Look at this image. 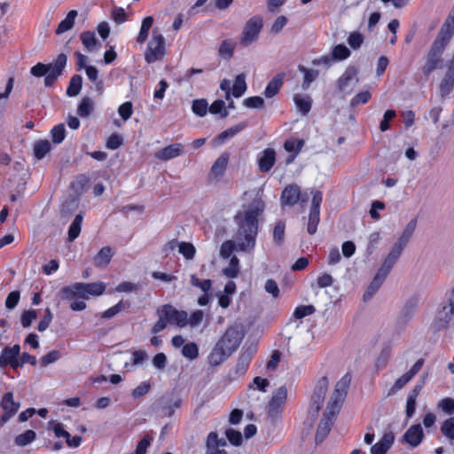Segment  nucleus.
<instances>
[{
    "label": "nucleus",
    "instance_id": "obj_1",
    "mask_svg": "<svg viewBox=\"0 0 454 454\" xmlns=\"http://www.w3.org/2000/svg\"><path fill=\"white\" fill-rule=\"evenodd\" d=\"M264 211V202L257 194L243 211L234 216L237 231L233 236L237 250L250 253L255 247L258 233V217Z\"/></svg>",
    "mask_w": 454,
    "mask_h": 454
},
{
    "label": "nucleus",
    "instance_id": "obj_2",
    "mask_svg": "<svg viewBox=\"0 0 454 454\" xmlns=\"http://www.w3.org/2000/svg\"><path fill=\"white\" fill-rule=\"evenodd\" d=\"M352 376L349 372H347L335 385L334 390L332 393L328 401L326 409L324 412L323 418L318 424L316 433V442H321L329 434L333 419L340 412L341 405L347 395L348 389L351 383Z\"/></svg>",
    "mask_w": 454,
    "mask_h": 454
},
{
    "label": "nucleus",
    "instance_id": "obj_3",
    "mask_svg": "<svg viewBox=\"0 0 454 454\" xmlns=\"http://www.w3.org/2000/svg\"><path fill=\"white\" fill-rule=\"evenodd\" d=\"M453 34L454 29L450 28L449 20L445 21L425 56L421 72L426 77H428L435 69L442 67V55Z\"/></svg>",
    "mask_w": 454,
    "mask_h": 454
},
{
    "label": "nucleus",
    "instance_id": "obj_4",
    "mask_svg": "<svg viewBox=\"0 0 454 454\" xmlns=\"http://www.w3.org/2000/svg\"><path fill=\"white\" fill-rule=\"evenodd\" d=\"M67 55L65 53H59L52 63H37L31 67L30 73L35 77L45 76L44 85L46 87H51L63 74V71L67 66Z\"/></svg>",
    "mask_w": 454,
    "mask_h": 454
},
{
    "label": "nucleus",
    "instance_id": "obj_5",
    "mask_svg": "<svg viewBox=\"0 0 454 454\" xmlns=\"http://www.w3.org/2000/svg\"><path fill=\"white\" fill-rule=\"evenodd\" d=\"M156 314L167 325L176 324L182 328L188 325V314L184 310H178L170 304H164L159 307Z\"/></svg>",
    "mask_w": 454,
    "mask_h": 454
},
{
    "label": "nucleus",
    "instance_id": "obj_6",
    "mask_svg": "<svg viewBox=\"0 0 454 454\" xmlns=\"http://www.w3.org/2000/svg\"><path fill=\"white\" fill-rule=\"evenodd\" d=\"M166 55L165 38L156 29L153 31V36L148 43L145 52V59L147 63H154L160 60Z\"/></svg>",
    "mask_w": 454,
    "mask_h": 454
},
{
    "label": "nucleus",
    "instance_id": "obj_7",
    "mask_svg": "<svg viewBox=\"0 0 454 454\" xmlns=\"http://www.w3.org/2000/svg\"><path fill=\"white\" fill-rule=\"evenodd\" d=\"M262 27V19L260 16H254L249 19L244 28L239 40V43L247 47L258 39Z\"/></svg>",
    "mask_w": 454,
    "mask_h": 454
},
{
    "label": "nucleus",
    "instance_id": "obj_8",
    "mask_svg": "<svg viewBox=\"0 0 454 454\" xmlns=\"http://www.w3.org/2000/svg\"><path fill=\"white\" fill-rule=\"evenodd\" d=\"M206 448V454H239L224 438H219L215 432L208 434Z\"/></svg>",
    "mask_w": 454,
    "mask_h": 454
},
{
    "label": "nucleus",
    "instance_id": "obj_9",
    "mask_svg": "<svg viewBox=\"0 0 454 454\" xmlns=\"http://www.w3.org/2000/svg\"><path fill=\"white\" fill-rule=\"evenodd\" d=\"M286 400L287 388L282 386L276 389L268 403V415L272 419L277 418L282 412Z\"/></svg>",
    "mask_w": 454,
    "mask_h": 454
},
{
    "label": "nucleus",
    "instance_id": "obj_10",
    "mask_svg": "<svg viewBox=\"0 0 454 454\" xmlns=\"http://www.w3.org/2000/svg\"><path fill=\"white\" fill-rule=\"evenodd\" d=\"M323 200L322 192L319 191L313 192L311 207L309 215V222L307 231L309 234L313 235L316 233L317 224L319 223L320 205Z\"/></svg>",
    "mask_w": 454,
    "mask_h": 454
},
{
    "label": "nucleus",
    "instance_id": "obj_11",
    "mask_svg": "<svg viewBox=\"0 0 454 454\" xmlns=\"http://www.w3.org/2000/svg\"><path fill=\"white\" fill-rule=\"evenodd\" d=\"M240 341L241 335L239 330L235 327H229L216 344L231 356L239 346Z\"/></svg>",
    "mask_w": 454,
    "mask_h": 454
},
{
    "label": "nucleus",
    "instance_id": "obj_12",
    "mask_svg": "<svg viewBox=\"0 0 454 454\" xmlns=\"http://www.w3.org/2000/svg\"><path fill=\"white\" fill-rule=\"evenodd\" d=\"M454 88V53L447 64V71L439 83V91L442 98H445Z\"/></svg>",
    "mask_w": 454,
    "mask_h": 454
},
{
    "label": "nucleus",
    "instance_id": "obj_13",
    "mask_svg": "<svg viewBox=\"0 0 454 454\" xmlns=\"http://www.w3.org/2000/svg\"><path fill=\"white\" fill-rule=\"evenodd\" d=\"M358 82L359 78L357 77L356 69L353 67H349L338 80V87L340 91L349 93Z\"/></svg>",
    "mask_w": 454,
    "mask_h": 454
},
{
    "label": "nucleus",
    "instance_id": "obj_14",
    "mask_svg": "<svg viewBox=\"0 0 454 454\" xmlns=\"http://www.w3.org/2000/svg\"><path fill=\"white\" fill-rule=\"evenodd\" d=\"M252 359V353L250 351L243 352L236 364V365L230 370L228 377L231 380H235L238 378L243 376L251 362Z\"/></svg>",
    "mask_w": 454,
    "mask_h": 454
},
{
    "label": "nucleus",
    "instance_id": "obj_15",
    "mask_svg": "<svg viewBox=\"0 0 454 454\" xmlns=\"http://www.w3.org/2000/svg\"><path fill=\"white\" fill-rule=\"evenodd\" d=\"M20 348L16 344L13 347H5L0 355V367H4L9 364L13 369L19 367V359Z\"/></svg>",
    "mask_w": 454,
    "mask_h": 454
},
{
    "label": "nucleus",
    "instance_id": "obj_16",
    "mask_svg": "<svg viewBox=\"0 0 454 454\" xmlns=\"http://www.w3.org/2000/svg\"><path fill=\"white\" fill-rule=\"evenodd\" d=\"M424 363L425 360L423 358H419L406 373L395 381L391 388V392L395 393L402 389L421 370Z\"/></svg>",
    "mask_w": 454,
    "mask_h": 454
},
{
    "label": "nucleus",
    "instance_id": "obj_17",
    "mask_svg": "<svg viewBox=\"0 0 454 454\" xmlns=\"http://www.w3.org/2000/svg\"><path fill=\"white\" fill-rule=\"evenodd\" d=\"M424 439V433L420 424L412 425L403 435L402 442L412 448L418 447Z\"/></svg>",
    "mask_w": 454,
    "mask_h": 454
},
{
    "label": "nucleus",
    "instance_id": "obj_18",
    "mask_svg": "<svg viewBox=\"0 0 454 454\" xmlns=\"http://www.w3.org/2000/svg\"><path fill=\"white\" fill-rule=\"evenodd\" d=\"M80 289V298L89 299L90 296H99L106 289V285L102 282L98 283H77Z\"/></svg>",
    "mask_w": 454,
    "mask_h": 454
},
{
    "label": "nucleus",
    "instance_id": "obj_19",
    "mask_svg": "<svg viewBox=\"0 0 454 454\" xmlns=\"http://www.w3.org/2000/svg\"><path fill=\"white\" fill-rule=\"evenodd\" d=\"M403 251V249L394 244L391 251L388 253L382 265L378 270L387 277L388 273L400 258Z\"/></svg>",
    "mask_w": 454,
    "mask_h": 454
},
{
    "label": "nucleus",
    "instance_id": "obj_20",
    "mask_svg": "<svg viewBox=\"0 0 454 454\" xmlns=\"http://www.w3.org/2000/svg\"><path fill=\"white\" fill-rule=\"evenodd\" d=\"M403 251V249L394 244L391 251L388 253L382 265L378 270L387 277L388 273L400 258Z\"/></svg>",
    "mask_w": 454,
    "mask_h": 454
},
{
    "label": "nucleus",
    "instance_id": "obj_21",
    "mask_svg": "<svg viewBox=\"0 0 454 454\" xmlns=\"http://www.w3.org/2000/svg\"><path fill=\"white\" fill-rule=\"evenodd\" d=\"M418 220L417 218H412L404 227L401 236L398 238L397 241L395 243L397 247L404 249L409 244L411 239L412 238L415 230L417 228Z\"/></svg>",
    "mask_w": 454,
    "mask_h": 454
},
{
    "label": "nucleus",
    "instance_id": "obj_22",
    "mask_svg": "<svg viewBox=\"0 0 454 454\" xmlns=\"http://www.w3.org/2000/svg\"><path fill=\"white\" fill-rule=\"evenodd\" d=\"M230 159L229 153H222L211 167L210 176L214 179L221 178L225 172Z\"/></svg>",
    "mask_w": 454,
    "mask_h": 454
},
{
    "label": "nucleus",
    "instance_id": "obj_23",
    "mask_svg": "<svg viewBox=\"0 0 454 454\" xmlns=\"http://www.w3.org/2000/svg\"><path fill=\"white\" fill-rule=\"evenodd\" d=\"M395 441L392 432L383 434L381 439L371 447V454H386Z\"/></svg>",
    "mask_w": 454,
    "mask_h": 454
},
{
    "label": "nucleus",
    "instance_id": "obj_24",
    "mask_svg": "<svg viewBox=\"0 0 454 454\" xmlns=\"http://www.w3.org/2000/svg\"><path fill=\"white\" fill-rule=\"evenodd\" d=\"M184 153L181 144H173L158 151L155 157L161 160H168L181 155Z\"/></svg>",
    "mask_w": 454,
    "mask_h": 454
},
{
    "label": "nucleus",
    "instance_id": "obj_25",
    "mask_svg": "<svg viewBox=\"0 0 454 454\" xmlns=\"http://www.w3.org/2000/svg\"><path fill=\"white\" fill-rule=\"evenodd\" d=\"M300 187L296 184L286 186L281 194V200L284 204L294 206L300 199Z\"/></svg>",
    "mask_w": 454,
    "mask_h": 454
},
{
    "label": "nucleus",
    "instance_id": "obj_26",
    "mask_svg": "<svg viewBox=\"0 0 454 454\" xmlns=\"http://www.w3.org/2000/svg\"><path fill=\"white\" fill-rule=\"evenodd\" d=\"M275 161L276 152L271 148L265 149L258 160L259 169L262 172H268L274 166Z\"/></svg>",
    "mask_w": 454,
    "mask_h": 454
},
{
    "label": "nucleus",
    "instance_id": "obj_27",
    "mask_svg": "<svg viewBox=\"0 0 454 454\" xmlns=\"http://www.w3.org/2000/svg\"><path fill=\"white\" fill-rule=\"evenodd\" d=\"M387 276L383 273L377 271L376 275L374 276L372 281L367 287V290L363 295V299L364 301H370L373 295L377 293V291L380 289L383 282L385 281Z\"/></svg>",
    "mask_w": 454,
    "mask_h": 454
},
{
    "label": "nucleus",
    "instance_id": "obj_28",
    "mask_svg": "<svg viewBox=\"0 0 454 454\" xmlns=\"http://www.w3.org/2000/svg\"><path fill=\"white\" fill-rule=\"evenodd\" d=\"M0 406L5 413L12 417L20 409V404L13 400V394L12 392H7L4 395Z\"/></svg>",
    "mask_w": 454,
    "mask_h": 454
},
{
    "label": "nucleus",
    "instance_id": "obj_29",
    "mask_svg": "<svg viewBox=\"0 0 454 454\" xmlns=\"http://www.w3.org/2000/svg\"><path fill=\"white\" fill-rule=\"evenodd\" d=\"M114 252L110 247H102L93 258V263L96 267H106L111 262Z\"/></svg>",
    "mask_w": 454,
    "mask_h": 454
},
{
    "label": "nucleus",
    "instance_id": "obj_30",
    "mask_svg": "<svg viewBox=\"0 0 454 454\" xmlns=\"http://www.w3.org/2000/svg\"><path fill=\"white\" fill-rule=\"evenodd\" d=\"M230 355L226 353L222 347L215 344L212 351L210 352L207 359L211 366L220 365Z\"/></svg>",
    "mask_w": 454,
    "mask_h": 454
},
{
    "label": "nucleus",
    "instance_id": "obj_31",
    "mask_svg": "<svg viewBox=\"0 0 454 454\" xmlns=\"http://www.w3.org/2000/svg\"><path fill=\"white\" fill-rule=\"evenodd\" d=\"M284 74H279L276 75L266 86L264 95L266 98H270L274 97L278 90H280L281 86L283 85V80H284Z\"/></svg>",
    "mask_w": 454,
    "mask_h": 454
},
{
    "label": "nucleus",
    "instance_id": "obj_32",
    "mask_svg": "<svg viewBox=\"0 0 454 454\" xmlns=\"http://www.w3.org/2000/svg\"><path fill=\"white\" fill-rule=\"evenodd\" d=\"M78 12L75 10L70 11L67 17L59 24L56 33L60 35L65 33L74 27L75 18L77 17Z\"/></svg>",
    "mask_w": 454,
    "mask_h": 454
},
{
    "label": "nucleus",
    "instance_id": "obj_33",
    "mask_svg": "<svg viewBox=\"0 0 454 454\" xmlns=\"http://www.w3.org/2000/svg\"><path fill=\"white\" fill-rule=\"evenodd\" d=\"M82 220L83 216L82 214H78L75 215L68 229V241L73 242L75 239L78 238L81 232Z\"/></svg>",
    "mask_w": 454,
    "mask_h": 454
},
{
    "label": "nucleus",
    "instance_id": "obj_34",
    "mask_svg": "<svg viewBox=\"0 0 454 454\" xmlns=\"http://www.w3.org/2000/svg\"><path fill=\"white\" fill-rule=\"evenodd\" d=\"M51 149L48 140H39L34 145V155L37 160H42Z\"/></svg>",
    "mask_w": 454,
    "mask_h": 454
},
{
    "label": "nucleus",
    "instance_id": "obj_35",
    "mask_svg": "<svg viewBox=\"0 0 454 454\" xmlns=\"http://www.w3.org/2000/svg\"><path fill=\"white\" fill-rule=\"evenodd\" d=\"M153 23V18L152 16H147L143 20L140 32L137 37V42L138 43H144L146 41L149 30L152 27Z\"/></svg>",
    "mask_w": 454,
    "mask_h": 454
},
{
    "label": "nucleus",
    "instance_id": "obj_36",
    "mask_svg": "<svg viewBox=\"0 0 454 454\" xmlns=\"http://www.w3.org/2000/svg\"><path fill=\"white\" fill-rule=\"evenodd\" d=\"M299 70L304 74V80L301 87L306 90L309 87L310 83L317 78L319 72L315 69H308L301 65L299 66Z\"/></svg>",
    "mask_w": 454,
    "mask_h": 454
},
{
    "label": "nucleus",
    "instance_id": "obj_37",
    "mask_svg": "<svg viewBox=\"0 0 454 454\" xmlns=\"http://www.w3.org/2000/svg\"><path fill=\"white\" fill-rule=\"evenodd\" d=\"M82 76L80 74H74L69 82V85L67 89V94L69 97L77 96L82 90Z\"/></svg>",
    "mask_w": 454,
    "mask_h": 454
},
{
    "label": "nucleus",
    "instance_id": "obj_38",
    "mask_svg": "<svg viewBox=\"0 0 454 454\" xmlns=\"http://www.w3.org/2000/svg\"><path fill=\"white\" fill-rule=\"evenodd\" d=\"M247 90L246 75L245 74H239L236 76L233 87L232 95L235 98L241 97Z\"/></svg>",
    "mask_w": 454,
    "mask_h": 454
},
{
    "label": "nucleus",
    "instance_id": "obj_39",
    "mask_svg": "<svg viewBox=\"0 0 454 454\" xmlns=\"http://www.w3.org/2000/svg\"><path fill=\"white\" fill-rule=\"evenodd\" d=\"M247 125V122H239L227 129H225L224 131H223L222 133L219 134L218 140L220 142H223L226 139H229V138L234 137L236 134H238L241 130L245 129Z\"/></svg>",
    "mask_w": 454,
    "mask_h": 454
},
{
    "label": "nucleus",
    "instance_id": "obj_40",
    "mask_svg": "<svg viewBox=\"0 0 454 454\" xmlns=\"http://www.w3.org/2000/svg\"><path fill=\"white\" fill-rule=\"evenodd\" d=\"M80 37H81L82 43L87 49V51H92L95 49V47L98 43V40L95 36L94 32L85 31L81 34Z\"/></svg>",
    "mask_w": 454,
    "mask_h": 454
},
{
    "label": "nucleus",
    "instance_id": "obj_41",
    "mask_svg": "<svg viewBox=\"0 0 454 454\" xmlns=\"http://www.w3.org/2000/svg\"><path fill=\"white\" fill-rule=\"evenodd\" d=\"M294 103L297 108L303 114H307L311 108V99L309 96L302 97L300 94H296L294 98Z\"/></svg>",
    "mask_w": 454,
    "mask_h": 454
},
{
    "label": "nucleus",
    "instance_id": "obj_42",
    "mask_svg": "<svg viewBox=\"0 0 454 454\" xmlns=\"http://www.w3.org/2000/svg\"><path fill=\"white\" fill-rule=\"evenodd\" d=\"M93 110V101L91 98L85 97L82 99L80 102L78 108H77V114L82 117H88L90 113Z\"/></svg>",
    "mask_w": 454,
    "mask_h": 454
},
{
    "label": "nucleus",
    "instance_id": "obj_43",
    "mask_svg": "<svg viewBox=\"0 0 454 454\" xmlns=\"http://www.w3.org/2000/svg\"><path fill=\"white\" fill-rule=\"evenodd\" d=\"M59 295L63 300L80 298V289L77 287V283L63 287L59 292Z\"/></svg>",
    "mask_w": 454,
    "mask_h": 454
},
{
    "label": "nucleus",
    "instance_id": "obj_44",
    "mask_svg": "<svg viewBox=\"0 0 454 454\" xmlns=\"http://www.w3.org/2000/svg\"><path fill=\"white\" fill-rule=\"evenodd\" d=\"M192 110L196 115L200 117L205 116L208 111L207 101L204 98L193 100Z\"/></svg>",
    "mask_w": 454,
    "mask_h": 454
},
{
    "label": "nucleus",
    "instance_id": "obj_45",
    "mask_svg": "<svg viewBox=\"0 0 454 454\" xmlns=\"http://www.w3.org/2000/svg\"><path fill=\"white\" fill-rule=\"evenodd\" d=\"M441 433L450 441H454V417H450L443 421L441 426Z\"/></svg>",
    "mask_w": 454,
    "mask_h": 454
},
{
    "label": "nucleus",
    "instance_id": "obj_46",
    "mask_svg": "<svg viewBox=\"0 0 454 454\" xmlns=\"http://www.w3.org/2000/svg\"><path fill=\"white\" fill-rule=\"evenodd\" d=\"M178 252L183 254L185 259L192 260L195 255L196 249L192 243L182 241L178 244Z\"/></svg>",
    "mask_w": 454,
    "mask_h": 454
},
{
    "label": "nucleus",
    "instance_id": "obj_47",
    "mask_svg": "<svg viewBox=\"0 0 454 454\" xmlns=\"http://www.w3.org/2000/svg\"><path fill=\"white\" fill-rule=\"evenodd\" d=\"M182 355L189 360L196 359L199 356L198 345L195 342H189L184 345L182 348Z\"/></svg>",
    "mask_w": 454,
    "mask_h": 454
},
{
    "label": "nucleus",
    "instance_id": "obj_48",
    "mask_svg": "<svg viewBox=\"0 0 454 454\" xmlns=\"http://www.w3.org/2000/svg\"><path fill=\"white\" fill-rule=\"evenodd\" d=\"M35 439V433L33 430H27L23 434H19L15 438V443L18 446H26Z\"/></svg>",
    "mask_w": 454,
    "mask_h": 454
},
{
    "label": "nucleus",
    "instance_id": "obj_49",
    "mask_svg": "<svg viewBox=\"0 0 454 454\" xmlns=\"http://www.w3.org/2000/svg\"><path fill=\"white\" fill-rule=\"evenodd\" d=\"M208 111L213 114H220L222 118H226L228 116V112L225 109L224 101L218 99L212 103V105L208 107Z\"/></svg>",
    "mask_w": 454,
    "mask_h": 454
},
{
    "label": "nucleus",
    "instance_id": "obj_50",
    "mask_svg": "<svg viewBox=\"0 0 454 454\" xmlns=\"http://www.w3.org/2000/svg\"><path fill=\"white\" fill-rule=\"evenodd\" d=\"M350 51L344 44H338L333 47L332 56L334 61L343 60L348 58Z\"/></svg>",
    "mask_w": 454,
    "mask_h": 454
},
{
    "label": "nucleus",
    "instance_id": "obj_51",
    "mask_svg": "<svg viewBox=\"0 0 454 454\" xmlns=\"http://www.w3.org/2000/svg\"><path fill=\"white\" fill-rule=\"evenodd\" d=\"M239 261L236 256H232L230 260L229 266L223 270V274L228 278H235L239 273Z\"/></svg>",
    "mask_w": 454,
    "mask_h": 454
},
{
    "label": "nucleus",
    "instance_id": "obj_52",
    "mask_svg": "<svg viewBox=\"0 0 454 454\" xmlns=\"http://www.w3.org/2000/svg\"><path fill=\"white\" fill-rule=\"evenodd\" d=\"M51 138L53 143L60 144L66 137V129L64 124H59L52 128L51 131Z\"/></svg>",
    "mask_w": 454,
    "mask_h": 454
},
{
    "label": "nucleus",
    "instance_id": "obj_53",
    "mask_svg": "<svg viewBox=\"0 0 454 454\" xmlns=\"http://www.w3.org/2000/svg\"><path fill=\"white\" fill-rule=\"evenodd\" d=\"M315 311L316 309L313 305H301L295 309L294 317L296 319H301L307 316L312 315Z\"/></svg>",
    "mask_w": 454,
    "mask_h": 454
},
{
    "label": "nucleus",
    "instance_id": "obj_54",
    "mask_svg": "<svg viewBox=\"0 0 454 454\" xmlns=\"http://www.w3.org/2000/svg\"><path fill=\"white\" fill-rule=\"evenodd\" d=\"M234 48L235 43L233 42L224 40L219 48V54L225 59H231L233 55Z\"/></svg>",
    "mask_w": 454,
    "mask_h": 454
},
{
    "label": "nucleus",
    "instance_id": "obj_55",
    "mask_svg": "<svg viewBox=\"0 0 454 454\" xmlns=\"http://www.w3.org/2000/svg\"><path fill=\"white\" fill-rule=\"evenodd\" d=\"M235 249H237V244L234 239L232 240L224 241L220 248V255L223 258L227 259L231 255Z\"/></svg>",
    "mask_w": 454,
    "mask_h": 454
},
{
    "label": "nucleus",
    "instance_id": "obj_56",
    "mask_svg": "<svg viewBox=\"0 0 454 454\" xmlns=\"http://www.w3.org/2000/svg\"><path fill=\"white\" fill-rule=\"evenodd\" d=\"M328 386H329V381H328V379L326 376H323L321 377L316 386H315V388H314V391L313 393L317 395H320L322 396L323 398H325V394L327 392V389H328Z\"/></svg>",
    "mask_w": 454,
    "mask_h": 454
},
{
    "label": "nucleus",
    "instance_id": "obj_57",
    "mask_svg": "<svg viewBox=\"0 0 454 454\" xmlns=\"http://www.w3.org/2000/svg\"><path fill=\"white\" fill-rule=\"evenodd\" d=\"M191 284L193 286L199 287L204 293H207L212 286V282L209 279H200L195 275L191 276Z\"/></svg>",
    "mask_w": 454,
    "mask_h": 454
},
{
    "label": "nucleus",
    "instance_id": "obj_58",
    "mask_svg": "<svg viewBox=\"0 0 454 454\" xmlns=\"http://www.w3.org/2000/svg\"><path fill=\"white\" fill-rule=\"evenodd\" d=\"M225 436L230 443L234 446H239L242 442L241 433L232 428H229L225 431Z\"/></svg>",
    "mask_w": 454,
    "mask_h": 454
},
{
    "label": "nucleus",
    "instance_id": "obj_59",
    "mask_svg": "<svg viewBox=\"0 0 454 454\" xmlns=\"http://www.w3.org/2000/svg\"><path fill=\"white\" fill-rule=\"evenodd\" d=\"M285 223L282 221H279L276 223L273 231V238L274 240L278 244H282L285 236Z\"/></svg>",
    "mask_w": 454,
    "mask_h": 454
},
{
    "label": "nucleus",
    "instance_id": "obj_60",
    "mask_svg": "<svg viewBox=\"0 0 454 454\" xmlns=\"http://www.w3.org/2000/svg\"><path fill=\"white\" fill-rule=\"evenodd\" d=\"M118 113L124 121L129 120L133 114L132 103L125 102L121 104L118 108Z\"/></svg>",
    "mask_w": 454,
    "mask_h": 454
},
{
    "label": "nucleus",
    "instance_id": "obj_61",
    "mask_svg": "<svg viewBox=\"0 0 454 454\" xmlns=\"http://www.w3.org/2000/svg\"><path fill=\"white\" fill-rule=\"evenodd\" d=\"M324 401H325V398L312 393L310 404H309V412H313V415H317V412L319 411V410L321 409V406H322Z\"/></svg>",
    "mask_w": 454,
    "mask_h": 454
},
{
    "label": "nucleus",
    "instance_id": "obj_62",
    "mask_svg": "<svg viewBox=\"0 0 454 454\" xmlns=\"http://www.w3.org/2000/svg\"><path fill=\"white\" fill-rule=\"evenodd\" d=\"M78 207V201L76 199H70L69 200H67L61 205V213L68 216L72 214L76 208Z\"/></svg>",
    "mask_w": 454,
    "mask_h": 454
},
{
    "label": "nucleus",
    "instance_id": "obj_63",
    "mask_svg": "<svg viewBox=\"0 0 454 454\" xmlns=\"http://www.w3.org/2000/svg\"><path fill=\"white\" fill-rule=\"evenodd\" d=\"M59 358H60V352L59 350H52V351L49 352L48 354H46L45 356H43L41 358L40 363L43 367H46L50 364H52V363L58 361Z\"/></svg>",
    "mask_w": 454,
    "mask_h": 454
},
{
    "label": "nucleus",
    "instance_id": "obj_64",
    "mask_svg": "<svg viewBox=\"0 0 454 454\" xmlns=\"http://www.w3.org/2000/svg\"><path fill=\"white\" fill-rule=\"evenodd\" d=\"M437 406L445 413L452 414L454 412V399L450 397L443 398L438 403Z\"/></svg>",
    "mask_w": 454,
    "mask_h": 454
}]
</instances>
